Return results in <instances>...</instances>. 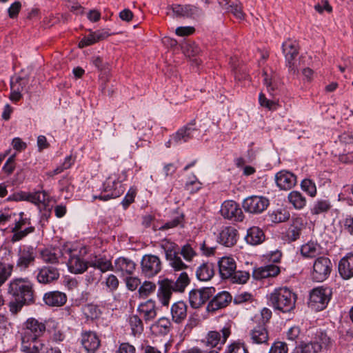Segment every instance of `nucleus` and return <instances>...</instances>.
Listing matches in <instances>:
<instances>
[{"mask_svg": "<svg viewBox=\"0 0 353 353\" xmlns=\"http://www.w3.org/2000/svg\"><path fill=\"white\" fill-rule=\"evenodd\" d=\"M8 294L11 301L9 303L10 311L17 314L23 306L35 303L34 284L27 278H15L8 284Z\"/></svg>", "mask_w": 353, "mask_h": 353, "instance_id": "nucleus-1", "label": "nucleus"}, {"mask_svg": "<svg viewBox=\"0 0 353 353\" xmlns=\"http://www.w3.org/2000/svg\"><path fill=\"white\" fill-rule=\"evenodd\" d=\"M296 296L288 288L275 289L268 297L271 306L282 312H290L295 307Z\"/></svg>", "mask_w": 353, "mask_h": 353, "instance_id": "nucleus-2", "label": "nucleus"}, {"mask_svg": "<svg viewBox=\"0 0 353 353\" xmlns=\"http://www.w3.org/2000/svg\"><path fill=\"white\" fill-rule=\"evenodd\" d=\"M158 245L163 250L166 261L174 271H183L189 268L179 256V247L176 243L164 239L158 243Z\"/></svg>", "mask_w": 353, "mask_h": 353, "instance_id": "nucleus-3", "label": "nucleus"}, {"mask_svg": "<svg viewBox=\"0 0 353 353\" xmlns=\"http://www.w3.org/2000/svg\"><path fill=\"white\" fill-rule=\"evenodd\" d=\"M46 330L44 323L34 318H29L23 323L21 331V343H30V341L42 336Z\"/></svg>", "mask_w": 353, "mask_h": 353, "instance_id": "nucleus-4", "label": "nucleus"}, {"mask_svg": "<svg viewBox=\"0 0 353 353\" xmlns=\"http://www.w3.org/2000/svg\"><path fill=\"white\" fill-rule=\"evenodd\" d=\"M331 290L327 288H316L312 290L308 301L309 307L315 311H321L326 307L331 296Z\"/></svg>", "mask_w": 353, "mask_h": 353, "instance_id": "nucleus-5", "label": "nucleus"}, {"mask_svg": "<svg viewBox=\"0 0 353 353\" xmlns=\"http://www.w3.org/2000/svg\"><path fill=\"white\" fill-rule=\"evenodd\" d=\"M332 270L331 261L327 257L319 256L314 262L312 278L314 281L323 282L328 278Z\"/></svg>", "mask_w": 353, "mask_h": 353, "instance_id": "nucleus-6", "label": "nucleus"}, {"mask_svg": "<svg viewBox=\"0 0 353 353\" xmlns=\"http://www.w3.org/2000/svg\"><path fill=\"white\" fill-rule=\"evenodd\" d=\"M124 190L120 181L108 179L103 184L102 192L99 195H94L93 199H97L105 201L110 199L119 197Z\"/></svg>", "mask_w": 353, "mask_h": 353, "instance_id": "nucleus-7", "label": "nucleus"}, {"mask_svg": "<svg viewBox=\"0 0 353 353\" xmlns=\"http://www.w3.org/2000/svg\"><path fill=\"white\" fill-rule=\"evenodd\" d=\"M199 136L200 130L196 126L195 120H192L172 134V139L175 144H179L188 142L190 139Z\"/></svg>", "mask_w": 353, "mask_h": 353, "instance_id": "nucleus-8", "label": "nucleus"}, {"mask_svg": "<svg viewBox=\"0 0 353 353\" xmlns=\"http://www.w3.org/2000/svg\"><path fill=\"white\" fill-rule=\"evenodd\" d=\"M142 273L147 277H152L157 274L162 268L161 259L156 255L145 254L143 256L141 262Z\"/></svg>", "mask_w": 353, "mask_h": 353, "instance_id": "nucleus-9", "label": "nucleus"}, {"mask_svg": "<svg viewBox=\"0 0 353 353\" xmlns=\"http://www.w3.org/2000/svg\"><path fill=\"white\" fill-rule=\"evenodd\" d=\"M215 293L212 287L194 289L189 292V301L192 307L199 308Z\"/></svg>", "mask_w": 353, "mask_h": 353, "instance_id": "nucleus-10", "label": "nucleus"}, {"mask_svg": "<svg viewBox=\"0 0 353 353\" xmlns=\"http://www.w3.org/2000/svg\"><path fill=\"white\" fill-rule=\"evenodd\" d=\"M269 205V200L264 196H252L244 199L243 208L251 214H259Z\"/></svg>", "mask_w": 353, "mask_h": 353, "instance_id": "nucleus-11", "label": "nucleus"}, {"mask_svg": "<svg viewBox=\"0 0 353 353\" xmlns=\"http://www.w3.org/2000/svg\"><path fill=\"white\" fill-rule=\"evenodd\" d=\"M37 280L41 284H50L59 278L60 273L59 269L54 265H43L37 270Z\"/></svg>", "mask_w": 353, "mask_h": 353, "instance_id": "nucleus-12", "label": "nucleus"}, {"mask_svg": "<svg viewBox=\"0 0 353 353\" xmlns=\"http://www.w3.org/2000/svg\"><path fill=\"white\" fill-rule=\"evenodd\" d=\"M220 212L225 218L234 221H241L243 214L239 204L234 201H224L221 205Z\"/></svg>", "mask_w": 353, "mask_h": 353, "instance_id": "nucleus-13", "label": "nucleus"}, {"mask_svg": "<svg viewBox=\"0 0 353 353\" xmlns=\"http://www.w3.org/2000/svg\"><path fill=\"white\" fill-rule=\"evenodd\" d=\"M171 8L177 17L197 19L203 15L201 9L193 5L174 4Z\"/></svg>", "mask_w": 353, "mask_h": 353, "instance_id": "nucleus-14", "label": "nucleus"}, {"mask_svg": "<svg viewBox=\"0 0 353 353\" xmlns=\"http://www.w3.org/2000/svg\"><path fill=\"white\" fill-rule=\"evenodd\" d=\"M221 333L216 331H210L205 339L203 341L206 345L214 348L219 345H223L231 334L230 329L228 327H224L221 330Z\"/></svg>", "mask_w": 353, "mask_h": 353, "instance_id": "nucleus-15", "label": "nucleus"}, {"mask_svg": "<svg viewBox=\"0 0 353 353\" xmlns=\"http://www.w3.org/2000/svg\"><path fill=\"white\" fill-rule=\"evenodd\" d=\"M35 260V252L32 247L20 248L16 267L20 270H26Z\"/></svg>", "mask_w": 353, "mask_h": 353, "instance_id": "nucleus-16", "label": "nucleus"}, {"mask_svg": "<svg viewBox=\"0 0 353 353\" xmlns=\"http://www.w3.org/2000/svg\"><path fill=\"white\" fill-rule=\"evenodd\" d=\"M65 252L69 254L68 267L70 272L74 274H81L87 270L88 267V262H85L80 256L76 254V250L67 249L65 250Z\"/></svg>", "mask_w": 353, "mask_h": 353, "instance_id": "nucleus-17", "label": "nucleus"}, {"mask_svg": "<svg viewBox=\"0 0 353 353\" xmlns=\"http://www.w3.org/2000/svg\"><path fill=\"white\" fill-rule=\"evenodd\" d=\"M232 296L226 291H223L215 295L208 303L206 310L209 312H213L218 310L227 307L232 301Z\"/></svg>", "mask_w": 353, "mask_h": 353, "instance_id": "nucleus-18", "label": "nucleus"}, {"mask_svg": "<svg viewBox=\"0 0 353 353\" xmlns=\"http://www.w3.org/2000/svg\"><path fill=\"white\" fill-rule=\"evenodd\" d=\"M275 181L281 190H288L296 185V176L290 172L281 170L276 174Z\"/></svg>", "mask_w": 353, "mask_h": 353, "instance_id": "nucleus-19", "label": "nucleus"}, {"mask_svg": "<svg viewBox=\"0 0 353 353\" xmlns=\"http://www.w3.org/2000/svg\"><path fill=\"white\" fill-rule=\"evenodd\" d=\"M159 288L157 292V297L163 306H168L172 297L174 288L170 283V279H165L159 281Z\"/></svg>", "mask_w": 353, "mask_h": 353, "instance_id": "nucleus-20", "label": "nucleus"}, {"mask_svg": "<svg viewBox=\"0 0 353 353\" xmlns=\"http://www.w3.org/2000/svg\"><path fill=\"white\" fill-rule=\"evenodd\" d=\"M304 228L305 224L302 218H293L291 225L286 231L285 237L287 241L293 242L299 239Z\"/></svg>", "mask_w": 353, "mask_h": 353, "instance_id": "nucleus-21", "label": "nucleus"}, {"mask_svg": "<svg viewBox=\"0 0 353 353\" xmlns=\"http://www.w3.org/2000/svg\"><path fill=\"white\" fill-rule=\"evenodd\" d=\"M237 230L231 226L223 228L218 236V241L225 247H232L237 241Z\"/></svg>", "mask_w": 353, "mask_h": 353, "instance_id": "nucleus-22", "label": "nucleus"}, {"mask_svg": "<svg viewBox=\"0 0 353 353\" xmlns=\"http://www.w3.org/2000/svg\"><path fill=\"white\" fill-rule=\"evenodd\" d=\"M170 313L172 321L181 324L187 318L188 305L182 301H177L172 305Z\"/></svg>", "mask_w": 353, "mask_h": 353, "instance_id": "nucleus-23", "label": "nucleus"}, {"mask_svg": "<svg viewBox=\"0 0 353 353\" xmlns=\"http://www.w3.org/2000/svg\"><path fill=\"white\" fill-rule=\"evenodd\" d=\"M339 273L345 280L353 277V254H348L343 257L339 263Z\"/></svg>", "mask_w": 353, "mask_h": 353, "instance_id": "nucleus-24", "label": "nucleus"}, {"mask_svg": "<svg viewBox=\"0 0 353 353\" xmlns=\"http://www.w3.org/2000/svg\"><path fill=\"white\" fill-rule=\"evenodd\" d=\"M43 300L48 306L60 307L66 303L67 296L60 291H50L44 294Z\"/></svg>", "mask_w": 353, "mask_h": 353, "instance_id": "nucleus-25", "label": "nucleus"}, {"mask_svg": "<svg viewBox=\"0 0 353 353\" xmlns=\"http://www.w3.org/2000/svg\"><path fill=\"white\" fill-rule=\"evenodd\" d=\"M136 268L135 263L125 257H120L115 260L113 270L116 272H121L123 275L132 274Z\"/></svg>", "mask_w": 353, "mask_h": 353, "instance_id": "nucleus-26", "label": "nucleus"}, {"mask_svg": "<svg viewBox=\"0 0 353 353\" xmlns=\"http://www.w3.org/2000/svg\"><path fill=\"white\" fill-rule=\"evenodd\" d=\"M219 269L222 279H229L236 268L235 261L231 257H223L219 261Z\"/></svg>", "mask_w": 353, "mask_h": 353, "instance_id": "nucleus-27", "label": "nucleus"}, {"mask_svg": "<svg viewBox=\"0 0 353 353\" xmlns=\"http://www.w3.org/2000/svg\"><path fill=\"white\" fill-rule=\"evenodd\" d=\"M137 310L146 323L154 320L157 314L155 302L152 299L141 303Z\"/></svg>", "mask_w": 353, "mask_h": 353, "instance_id": "nucleus-28", "label": "nucleus"}, {"mask_svg": "<svg viewBox=\"0 0 353 353\" xmlns=\"http://www.w3.org/2000/svg\"><path fill=\"white\" fill-rule=\"evenodd\" d=\"M250 336L252 342L256 344L266 343L269 339L265 325L259 323L250 330Z\"/></svg>", "mask_w": 353, "mask_h": 353, "instance_id": "nucleus-29", "label": "nucleus"}, {"mask_svg": "<svg viewBox=\"0 0 353 353\" xmlns=\"http://www.w3.org/2000/svg\"><path fill=\"white\" fill-rule=\"evenodd\" d=\"M280 272L279 268L276 265H267L253 270L252 276L256 280L268 277H274Z\"/></svg>", "mask_w": 353, "mask_h": 353, "instance_id": "nucleus-30", "label": "nucleus"}, {"mask_svg": "<svg viewBox=\"0 0 353 353\" xmlns=\"http://www.w3.org/2000/svg\"><path fill=\"white\" fill-rule=\"evenodd\" d=\"M48 345L47 342L39 338L30 341V343H21V350L24 352L44 353Z\"/></svg>", "mask_w": 353, "mask_h": 353, "instance_id": "nucleus-31", "label": "nucleus"}, {"mask_svg": "<svg viewBox=\"0 0 353 353\" xmlns=\"http://www.w3.org/2000/svg\"><path fill=\"white\" fill-rule=\"evenodd\" d=\"M245 240L247 243L251 245H256L264 241L265 234L260 228L253 226L247 230Z\"/></svg>", "mask_w": 353, "mask_h": 353, "instance_id": "nucleus-32", "label": "nucleus"}, {"mask_svg": "<svg viewBox=\"0 0 353 353\" xmlns=\"http://www.w3.org/2000/svg\"><path fill=\"white\" fill-rule=\"evenodd\" d=\"M81 343L88 352H94L100 345V341L94 332H85L81 340Z\"/></svg>", "mask_w": 353, "mask_h": 353, "instance_id": "nucleus-33", "label": "nucleus"}, {"mask_svg": "<svg viewBox=\"0 0 353 353\" xmlns=\"http://www.w3.org/2000/svg\"><path fill=\"white\" fill-rule=\"evenodd\" d=\"M63 255V252L59 248H47L41 251L42 260L46 263L52 265L59 263V259Z\"/></svg>", "mask_w": 353, "mask_h": 353, "instance_id": "nucleus-34", "label": "nucleus"}, {"mask_svg": "<svg viewBox=\"0 0 353 353\" xmlns=\"http://www.w3.org/2000/svg\"><path fill=\"white\" fill-rule=\"evenodd\" d=\"M214 274V265L209 262L203 263L196 270V278L202 281L210 280Z\"/></svg>", "mask_w": 353, "mask_h": 353, "instance_id": "nucleus-35", "label": "nucleus"}, {"mask_svg": "<svg viewBox=\"0 0 353 353\" xmlns=\"http://www.w3.org/2000/svg\"><path fill=\"white\" fill-rule=\"evenodd\" d=\"M88 266L99 270L101 273L113 270V265L110 260L97 256L88 261Z\"/></svg>", "mask_w": 353, "mask_h": 353, "instance_id": "nucleus-36", "label": "nucleus"}, {"mask_svg": "<svg viewBox=\"0 0 353 353\" xmlns=\"http://www.w3.org/2000/svg\"><path fill=\"white\" fill-rule=\"evenodd\" d=\"M19 198L16 199L26 200L34 204H44L47 200L48 194L46 192H36L34 193L23 192L18 195Z\"/></svg>", "mask_w": 353, "mask_h": 353, "instance_id": "nucleus-37", "label": "nucleus"}, {"mask_svg": "<svg viewBox=\"0 0 353 353\" xmlns=\"http://www.w3.org/2000/svg\"><path fill=\"white\" fill-rule=\"evenodd\" d=\"M172 328V322L167 317H161L159 319L152 325V329L154 332L162 336L167 335L171 331Z\"/></svg>", "mask_w": 353, "mask_h": 353, "instance_id": "nucleus-38", "label": "nucleus"}, {"mask_svg": "<svg viewBox=\"0 0 353 353\" xmlns=\"http://www.w3.org/2000/svg\"><path fill=\"white\" fill-rule=\"evenodd\" d=\"M282 50L285 61L294 60L299 54L298 44L295 41L288 40L284 41L282 45Z\"/></svg>", "mask_w": 353, "mask_h": 353, "instance_id": "nucleus-39", "label": "nucleus"}, {"mask_svg": "<svg viewBox=\"0 0 353 353\" xmlns=\"http://www.w3.org/2000/svg\"><path fill=\"white\" fill-rule=\"evenodd\" d=\"M296 348L297 353H319L322 350V345L318 341H302Z\"/></svg>", "mask_w": 353, "mask_h": 353, "instance_id": "nucleus-40", "label": "nucleus"}, {"mask_svg": "<svg viewBox=\"0 0 353 353\" xmlns=\"http://www.w3.org/2000/svg\"><path fill=\"white\" fill-rule=\"evenodd\" d=\"M290 203L296 210L303 209L306 205L305 197L299 191H292L288 196Z\"/></svg>", "mask_w": 353, "mask_h": 353, "instance_id": "nucleus-41", "label": "nucleus"}, {"mask_svg": "<svg viewBox=\"0 0 353 353\" xmlns=\"http://www.w3.org/2000/svg\"><path fill=\"white\" fill-rule=\"evenodd\" d=\"M321 248L316 243L310 241L302 245L301 249V254L305 257H315L321 253Z\"/></svg>", "mask_w": 353, "mask_h": 353, "instance_id": "nucleus-42", "label": "nucleus"}, {"mask_svg": "<svg viewBox=\"0 0 353 353\" xmlns=\"http://www.w3.org/2000/svg\"><path fill=\"white\" fill-rule=\"evenodd\" d=\"M190 282V278L185 272H182L175 281L170 280L176 292H183Z\"/></svg>", "mask_w": 353, "mask_h": 353, "instance_id": "nucleus-43", "label": "nucleus"}, {"mask_svg": "<svg viewBox=\"0 0 353 353\" xmlns=\"http://www.w3.org/2000/svg\"><path fill=\"white\" fill-rule=\"evenodd\" d=\"M129 323L132 334L134 336L141 334L143 331V323L141 318L137 315H132L129 318Z\"/></svg>", "mask_w": 353, "mask_h": 353, "instance_id": "nucleus-44", "label": "nucleus"}, {"mask_svg": "<svg viewBox=\"0 0 353 353\" xmlns=\"http://www.w3.org/2000/svg\"><path fill=\"white\" fill-rule=\"evenodd\" d=\"M331 208L330 202L328 200H318L311 208V213L314 215L327 212Z\"/></svg>", "mask_w": 353, "mask_h": 353, "instance_id": "nucleus-45", "label": "nucleus"}, {"mask_svg": "<svg viewBox=\"0 0 353 353\" xmlns=\"http://www.w3.org/2000/svg\"><path fill=\"white\" fill-rule=\"evenodd\" d=\"M13 270V265L6 264L0 261V287L11 276Z\"/></svg>", "mask_w": 353, "mask_h": 353, "instance_id": "nucleus-46", "label": "nucleus"}, {"mask_svg": "<svg viewBox=\"0 0 353 353\" xmlns=\"http://www.w3.org/2000/svg\"><path fill=\"white\" fill-rule=\"evenodd\" d=\"M181 255L184 260L187 262L192 261L193 258L196 255V252L189 244H185L181 248H179V256Z\"/></svg>", "mask_w": 353, "mask_h": 353, "instance_id": "nucleus-47", "label": "nucleus"}, {"mask_svg": "<svg viewBox=\"0 0 353 353\" xmlns=\"http://www.w3.org/2000/svg\"><path fill=\"white\" fill-rule=\"evenodd\" d=\"M156 290V285L150 281H145L139 288V293L140 296L143 298H146L152 293L154 292Z\"/></svg>", "mask_w": 353, "mask_h": 353, "instance_id": "nucleus-48", "label": "nucleus"}, {"mask_svg": "<svg viewBox=\"0 0 353 353\" xmlns=\"http://www.w3.org/2000/svg\"><path fill=\"white\" fill-rule=\"evenodd\" d=\"M290 213L285 209L278 210L271 214L272 221L274 223H281L288 221L290 219Z\"/></svg>", "mask_w": 353, "mask_h": 353, "instance_id": "nucleus-49", "label": "nucleus"}, {"mask_svg": "<svg viewBox=\"0 0 353 353\" xmlns=\"http://www.w3.org/2000/svg\"><path fill=\"white\" fill-rule=\"evenodd\" d=\"M226 12H231L236 18L239 19H244L245 14L242 10V5L238 1L231 3L229 8H228Z\"/></svg>", "mask_w": 353, "mask_h": 353, "instance_id": "nucleus-50", "label": "nucleus"}, {"mask_svg": "<svg viewBox=\"0 0 353 353\" xmlns=\"http://www.w3.org/2000/svg\"><path fill=\"white\" fill-rule=\"evenodd\" d=\"M271 317L272 311L267 307H264L261 310L260 314L254 316L253 321L257 322L259 324L265 325Z\"/></svg>", "mask_w": 353, "mask_h": 353, "instance_id": "nucleus-51", "label": "nucleus"}, {"mask_svg": "<svg viewBox=\"0 0 353 353\" xmlns=\"http://www.w3.org/2000/svg\"><path fill=\"white\" fill-rule=\"evenodd\" d=\"M250 278V274L245 271H234V274L230 276L229 279L231 280L232 283H245L247 282L248 279Z\"/></svg>", "mask_w": 353, "mask_h": 353, "instance_id": "nucleus-52", "label": "nucleus"}, {"mask_svg": "<svg viewBox=\"0 0 353 353\" xmlns=\"http://www.w3.org/2000/svg\"><path fill=\"white\" fill-rule=\"evenodd\" d=\"M227 353H249L245 344L239 341L232 343L227 347Z\"/></svg>", "mask_w": 353, "mask_h": 353, "instance_id": "nucleus-53", "label": "nucleus"}, {"mask_svg": "<svg viewBox=\"0 0 353 353\" xmlns=\"http://www.w3.org/2000/svg\"><path fill=\"white\" fill-rule=\"evenodd\" d=\"M183 52L188 57H195L200 52V48L194 42H188L183 46Z\"/></svg>", "mask_w": 353, "mask_h": 353, "instance_id": "nucleus-54", "label": "nucleus"}, {"mask_svg": "<svg viewBox=\"0 0 353 353\" xmlns=\"http://www.w3.org/2000/svg\"><path fill=\"white\" fill-rule=\"evenodd\" d=\"M301 188L303 191L307 192L311 196L316 194V188L315 183L310 179H305L301 181Z\"/></svg>", "mask_w": 353, "mask_h": 353, "instance_id": "nucleus-55", "label": "nucleus"}, {"mask_svg": "<svg viewBox=\"0 0 353 353\" xmlns=\"http://www.w3.org/2000/svg\"><path fill=\"white\" fill-rule=\"evenodd\" d=\"M83 313L87 319H94L99 317L100 311L97 306L88 304L83 307Z\"/></svg>", "mask_w": 353, "mask_h": 353, "instance_id": "nucleus-56", "label": "nucleus"}, {"mask_svg": "<svg viewBox=\"0 0 353 353\" xmlns=\"http://www.w3.org/2000/svg\"><path fill=\"white\" fill-rule=\"evenodd\" d=\"M286 62V66L288 68V73L289 75L292 77L293 78L296 77L299 74V61L296 58L294 60L292 61H287Z\"/></svg>", "mask_w": 353, "mask_h": 353, "instance_id": "nucleus-57", "label": "nucleus"}, {"mask_svg": "<svg viewBox=\"0 0 353 353\" xmlns=\"http://www.w3.org/2000/svg\"><path fill=\"white\" fill-rule=\"evenodd\" d=\"M34 230V227H28L25 228L24 230H19L16 231H12L13 232V235L12 236L11 241L12 242H17L25 236H26L28 234L32 232Z\"/></svg>", "mask_w": 353, "mask_h": 353, "instance_id": "nucleus-58", "label": "nucleus"}, {"mask_svg": "<svg viewBox=\"0 0 353 353\" xmlns=\"http://www.w3.org/2000/svg\"><path fill=\"white\" fill-rule=\"evenodd\" d=\"M288 346L285 342L276 341L274 342L268 353H288Z\"/></svg>", "mask_w": 353, "mask_h": 353, "instance_id": "nucleus-59", "label": "nucleus"}, {"mask_svg": "<svg viewBox=\"0 0 353 353\" xmlns=\"http://www.w3.org/2000/svg\"><path fill=\"white\" fill-rule=\"evenodd\" d=\"M316 339L319 344L322 345V348L328 349L332 346V342L331 339L325 332H321L317 334Z\"/></svg>", "mask_w": 353, "mask_h": 353, "instance_id": "nucleus-60", "label": "nucleus"}, {"mask_svg": "<svg viewBox=\"0 0 353 353\" xmlns=\"http://www.w3.org/2000/svg\"><path fill=\"white\" fill-rule=\"evenodd\" d=\"M264 79L263 82L268 91L270 93V94H274V92L277 89V85L272 79V77H270L266 72H263Z\"/></svg>", "mask_w": 353, "mask_h": 353, "instance_id": "nucleus-61", "label": "nucleus"}, {"mask_svg": "<svg viewBox=\"0 0 353 353\" xmlns=\"http://www.w3.org/2000/svg\"><path fill=\"white\" fill-rule=\"evenodd\" d=\"M25 85V80L21 77H17L14 80L12 79L10 82L11 90L21 92Z\"/></svg>", "mask_w": 353, "mask_h": 353, "instance_id": "nucleus-62", "label": "nucleus"}, {"mask_svg": "<svg viewBox=\"0 0 353 353\" xmlns=\"http://www.w3.org/2000/svg\"><path fill=\"white\" fill-rule=\"evenodd\" d=\"M97 43L95 37L94 36V32H91L89 35L83 37L79 43V47L80 48H85L88 46H91L94 43Z\"/></svg>", "mask_w": 353, "mask_h": 353, "instance_id": "nucleus-63", "label": "nucleus"}, {"mask_svg": "<svg viewBox=\"0 0 353 353\" xmlns=\"http://www.w3.org/2000/svg\"><path fill=\"white\" fill-rule=\"evenodd\" d=\"M259 101L261 106L265 107L269 110H273L276 106V104L274 101L268 99L265 94L263 93L259 94Z\"/></svg>", "mask_w": 353, "mask_h": 353, "instance_id": "nucleus-64", "label": "nucleus"}]
</instances>
